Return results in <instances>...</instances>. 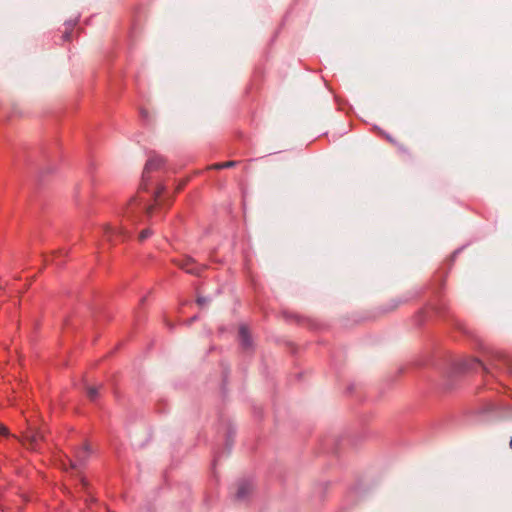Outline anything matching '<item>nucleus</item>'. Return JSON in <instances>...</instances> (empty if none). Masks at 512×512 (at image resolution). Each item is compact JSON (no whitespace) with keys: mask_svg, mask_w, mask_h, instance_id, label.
<instances>
[{"mask_svg":"<svg viewBox=\"0 0 512 512\" xmlns=\"http://www.w3.org/2000/svg\"><path fill=\"white\" fill-rule=\"evenodd\" d=\"M165 161L163 157L152 152L149 154L143 169L141 183L136 196L132 197L122 209L120 226L105 224L98 228V232L110 243L124 241L131 237L128 223H144L151 217L156 207L170 204L166 186L162 183L161 175L164 172Z\"/></svg>","mask_w":512,"mask_h":512,"instance_id":"1","label":"nucleus"},{"mask_svg":"<svg viewBox=\"0 0 512 512\" xmlns=\"http://www.w3.org/2000/svg\"><path fill=\"white\" fill-rule=\"evenodd\" d=\"M472 371H481L485 376V385L489 386V371L484 363L478 358H462L452 364L448 378L445 382V389L450 390L455 387V379L461 374Z\"/></svg>","mask_w":512,"mask_h":512,"instance_id":"2","label":"nucleus"},{"mask_svg":"<svg viewBox=\"0 0 512 512\" xmlns=\"http://www.w3.org/2000/svg\"><path fill=\"white\" fill-rule=\"evenodd\" d=\"M478 413L486 419L512 418V404L503 399H489L478 409Z\"/></svg>","mask_w":512,"mask_h":512,"instance_id":"3","label":"nucleus"},{"mask_svg":"<svg viewBox=\"0 0 512 512\" xmlns=\"http://www.w3.org/2000/svg\"><path fill=\"white\" fill-rule=\"evenodd\" d=\"M91 455V448L88 444H83L75 450L74 459H68L70 468L79 470L84 466L86 460Z\"/></svg>","mask_w":512,"mask_h":512,"instance_id":"4","label":"nucleus"},{"mask_svg":"<svg viewBox=\"0 0 512 512\" xmlns=\"http://www.w3.org/2000/svg\"><path fill=\"white\" fill-rule=\"evenodd\" d=\"M238 339L240 343V347L245 353H250L253 351V341L251 335L248 331L247 326L241 325L238 331Z\"/></svg>","mask_w":512,"mask_h":512,"instance_id":"5","label":"nucleus"},{"mask_svg":"<svg viewBox=\"0 0 512 512\" xmlns=\"http://www.w3.org/2000/svg\"><path fill=\"white\" fill-rule=\"evenodd\" d=\"M253 488V483L251 479H241L237 483V491L235 494V498L238 501H245L249 494L251 493Z\"/></svg>","mask_w":512,"mask_h":512,"instance_id":"6","label":"nucleus"},{"mask_svg":"<svg viewBox=\"0 0 512 512\" xmlns=\"http://www.w3.org/2000/svg\"><path fill=\"white\" fill-rule=\"evenodd\" d=\"M179 267L187 273L200 275L203 267L197 264L191 257H185L179 261Z\"/></svg>","mask_w":512,"mask_h":512,"instance_id":"7","label":"nucleus"},{"mask_svg":"<svg viewBox=\"0 0 512 512\" xmlns=\"http://www.w3.org/2000/svg\"><path fill=\"white\" fill-rule=\"evenodd\" d=\"M77 23V20H69V21H66L65 22V31L63 32V35H62V40L65 42V41H70L71 39V32L74 28V26L76 25Z\"/></svg>","mask_w":512,"mask_h":512,"instance_id":"8","label":"nucleus"},{"mask_svg":"<svg viewBox=\"0 0 512 512\" xmlns=\"http://www.w3.org/2000/svg\"><path fill=\"white\" fill-rule=\"evenodd\" d=\"M236 164H237L236 161H226V162H221V163L213 164L211 166V168H213V169H227V168H232V167L236 166Z\"/></svg>","mask_w":512,"mask_h":512,"instance_id":"9","label":"nucleus"},{"mask_svg":"<svg viewBox=\"0 0 512 512\" xmlns=\"http://www.w3.org/2000/svg\"><path fill=\"white\" fill-rule=\"evenodd\" d=\"M87 396L90 401L95 402L99 396V388L98 387H88L87 388Z\"/></svg>","mask_w":512,"mask_h":512,"instance_id":"10","label":"nucleus"},{"mask_svg":"<svg viewBox=\"0 0 512 512\" xmlns=\"http://www.w3.org/2000/svg\"><path fill=\"white\" fill-rule=\"evenodd\" d=\"M235 434V431L233 430V428L229 425L226 429V446L228 448L231 447L232 445V437L234 436Z\"/></svg>","mask_w":512,"mask_h":512,"instance_id":"11","label":"nucleus"},{"mask_svg":"<svg viewBox=\"0 0 512 512\" xmlns=\"http://www.w3.org/2000/svg\"><path fill=\"white\" fill-rule=\"evenodd\" d=\"M139 114H140V118L144 124L150 123V114L146 109H144V108L140 109Z\"/></svg>","mask_w":512,"mask_h":512,"instance_id":"12","label":"nucleus"},{"mask_svg":"<svg viewBox=\"0 0 512 512\" xmlns=\"http://www.w3.org/2000/svg\"><path fill=\"white\" fill-rule=\"evenodd\" d=\"M41 438H42V436L38 432L31 436V447L33 449H37L39 439H41Z\"/></svg>","mask_w":512,"mask_h":512,"instance_id":"13","label":"nucleus"},{"mask_svg":"<svg viewBox=\"0 0 512 512\" xmlns=\"http://www.w3.org/2000/svg\"><path fill=\"white\" fill-rule=\"evenodd\" d=\"M152 232L149 228L143 229L139 234V240L144 241L151 236Z\"/></svg>","mask_w":512,"mask_h":512,"instance_id":"14","label":"nucleus"},{"mask_svg":"<svg viewBox=\"0 0 512 512\" xmlns=\"http://www.w3.org/2000/svg\"><path fill=\"white\" fill-rule=\"evenodd\" d=\"M374 129H375V130H377L381 135H384L388 141L393 142L392 138H391L389 135L385 134V133H384L381 129H379L377 126H375V127H374Z\"/></svg>","mask_w":512,"mask_h":512,"instance_id":"15","label":"nucleus"},{"mask_svg":"<svg viewBox=\"0 0 512 512\" xmlns=\"http://www.w3.org/2000/svg\"><path fill=\"white\" fill-rule=\"evenodd\" d=\"M197 303H198L200 306H202V305H204V304H206V303H207V299H206L205 297H198V298H197Z\"/></svg>","mask_w":512,"mask_h":512,"instance_id":"16","label":"nucleus"},{"mask_svg":"<svg viewBox=\"0 0 512 512\" xmlns=\"http://www.w3.org/2000/svg\"><path fill=\"white\" fill-rule=\"evenodd\" d=\"M8 434V429L4 426H0V435L7 436Z\"/></svg>","mask_w":512,"mask_h":512,"instance_id":"17","label":"nucleus"},{"mask_svg":"<svg viewBox=\"0 0 512 512\" xmlns=\"http://www.w3.org/2000/svg\"><path fill=\"white\" fill-rule=\"evenodd\" d=\"M18 114H19V112H18L17 107H16V106H13V107L11 108V111H10V116H16V115H18Z\"/></svg>","mask_w":512,"mask_h":512,"instance_id":"18","label":"nucleus"},{"mask_svg":"<svg viewBox=\"0 0 512 512\" xmlns=\"http://www.w3.org/2000/svg\"><path fill=\"white\" fill-rule=\"evenodd\" d=\"M81 485L84 489H88V483L84 478H81Z\"/></svg>","mask_w":512,"mask_h":512,"instance_id":"19","label":"nucleus"},{"mask_svg":"<svg viewBox=\"0 0 512 512\" xmlns=\"http://www.w3.org/2000/svg\"><path fill=\"white\" fill-rule=\"evenodd\" d=\"M460 252V249L456 250L453 254H452V258H451V261H453L456 256L458 255V253Z\"/></svg>","mask_w":512,"mask_h":512,"instance_id":"20","label":"nucleus"},{"mask_svg":"<svg viewBox=\"0 0 512 512\" xmlns=\"http://www.w3.org/2000/svg\"><path fill=\"white\" fill-rule=\"evenodd\" d=\"M44 156H45L48 160H50V159H51V157H52V156H51V154H50V152H48V151H45V152H44Z\"/></svg>","mask_w":512,"mask_h":512,"instance_id":"21","label":"nucleus"},{"mask_svg":"<svg viewBox=\"0 0 512 512\" xmlns=\"http://www.w3.org/2000/svg\"><path fill=\"white\" fill-rule=\"evenodd\" d=\"M89 501H91V503H93V502H94V498H93L91 495H89V496L86 498V502L88 503Z\"/></svg>","mask_w":512,"mask_h":512,"instance_id":"22","label":"nucleus"},{"mask_svg":"<svg viewBox=\"0 0 512 512\" xmlns=\"http://www.w3.org/2000/svg\"><path fill=\"white\" fill-rule=\"evenodd\" d=\"M219 457H220V455L216 453V454H215V456H214V461H217V459H218Z\"/></svg>","mask_w":512,"mask_h":512,"instance_id":"23","label":"nucleus"},{"mask_svg":"<svg viewBox=\"0 0 512 512\" xmlns=\"http://www.w3.org/2000/svg\"><path fill=\"white\" fill-rule=\"evenodd\" d=\"M509 445H510V448L512 449V438H511V440H510Z\"/></svg>","mask_w":512,"mask_h":512,"instance_id":"24","label":"nucleus"}]
</instances>
